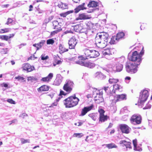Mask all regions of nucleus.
<instances>
[{"mask_svg": "<svg viewBox=\"0 0 152 152\" xmlns=\"http://www.w3.org/2000/svg\"><path fill=\"white\" fill-rule=\"evenodd\" d=\"M45 42V40H42L39 43H37V50H38L39 48H41L42 47L43 45Z\"/></svg>", "mask_w": 152, "mask_h": 152, "instance_id": "38", "label": "nucleus"}, {"mask_svg": "<svg viewBox=\"0 0 152 152\" xmlns=\"http://www.w3.org/2000/svg\"><path fill=\"white\" fill-rule=\"evenodd\" d=\"M125 34L124 32H119L115 36V40L118 41L120 39H121L123 38Z\"/></svg>", "mask_w": 152, "mask_h": 152, "instance_id": "26", "label": "nucleus"}, {"mask_svg": "<svg viewBox=\"0 0 152 152\" xmlns=\"http://www.w3.org/2000/svg\"><path fill=\"white\" fill-rule=\"evenodd\" d=\"M45 54H42L41 56V59L42 60H46L49 58V57L48 56H45Z\"/></svg>", "mask_w": 152, "mask_h": 152, "instance_id": "45", "label": "nucleus"}, {"mask_svg": "<svg viewBox=\"0 0 152 152\" xmlns=\"http://www.w3.org/2000/svg\"><path fill=\"white\" fill-rule=\"evenodd\" d=\"M57 30H55V31H54L52 32L51 33V35L52 36V35H55V34L57 33H58V32H59L61 30V29H56Z\"/></svg>", "mask_w": 152, "mask_h": 152, "instance_id": "47", "label": "nucleus"}, {"mask_svg": "<svg viewBox=\"0 0 152 152\" xmlns=\"http://www.w3.org/2000/svg\"><path fill=\"white\" fill-rule=\"evenodd\" d=\"M94 107L93 104H92L89 106L84 107L82 110L80 115L83 116L85 115L88 112L91 110Z\"/></svg>", "mask_w": 152, "mask_h": 152, "instance_id": "13", "label": "nucleus"}, {"mask_svg": "<svg viewBox=\"0 0 152 152\" xmlns=\"http://www.w3.org/2000/svg\"><path fill=\"white\" fill-rule=\"evenodd\" d=\"M53 76V73H50L46 77L42 78L41 80L44 82L47 83L49 82L52 79Z\"/></svg>", "mask_w": 152, "mask_h": 152, "instance_id": "17", "label": "nucleus"}, {"mask_svg": "<svg viewBox=\"0 0 152 152\" xmlns=\"http://www.w3.org/2000/svg\"><path fill=\"white\" fill-rule=\"evenodd\" d=\"M113 88L115 89L114 91L116 90H119L120 89L122 88V87L118 84H115L113 85Z\"/></svg>", "mask_w": 152, "mask_h": 152, "instance_id": "39", "label": "nucleus"}, {"mask_svg": "<svg viewBox=\"0 0 152 152\" xmlns=\"http://www.w3.org/2000/svg\"><path fill=\"white\" fill-rule=\"evenodd\" d=\"M91 54L92 58H96L99 55V52L95 50H91Z\"/></svg>", "mask_w": 152, "mask_h": 152, "instance_id": "33", "label": "nucleus"}, {"mask_svg": "<svg viewBox=\"0 0 152 152\" xmlns=\"http://www.w3.org/2000/svg\"><path fill=\"white\" fill-rule=\"evenodd\" d=\"M115 102L125 100L126 99V95L122 94H117L115 95L114 97Z\"/></svg>", "mask_w": 152, "mask_h": 152, "instance_id": "12", "label": "nucleus"}, {"mask_svg": "<svg viewBox=\"0 0 152 152\" xmlns=\"http://www.w3.org/2000/svg\"><path fill=\"white\" fill-rule=\"evenodd\" d=\"M133 143L134 145V151H138L137 148V141L136 139L134 140H133Z\"/></svg>", "mask_w": 152, "mask_h": 152, "instance_id": "41", "label": "nucleus"}, {"mask_svg": "<svg viewBox=\"0 0 152 152\" xmlns=\"http://www.w3.org/2000/svg\"><path fill=\"white\" fill-rule=\"evenodd\" d=\"M7 101L9 103L12 104H15V101L11 99H8L7 100Z\"/></svg>", "mask_w": 152, "mask_h": 152, "instance_id": "51", "label": "nucleus"}, {"mask_svg": "<svg viewBox=\"0 0 152 152\" xmlns=\"http://www.w3.org/2000/svg\"><path fill=\"white\" fill-rule=\"evenodd\" d=\"M74 85V83L72 81L68 80L64 84L63 87V89L67 92L69 93L72 90Z\"/></svg>", "mask_w": 152, "mask_h": 152, "instance_id": "6", "label": "nucleus"}, {"mask_svg": "<svg viewBox=\"0 0 152 152\" xmlns=\"http://www.w3.org/2000/svg\"><path fill=\"white\" fill-rule=\"evenodd\" d=\"M22 69L23 70L26 71L28 72H31L34 69V66H31L28 63L23 64Z\"/></svg>", "mask_w": 152, "mask_h": 152, "instance_id": "14", "label": "nucleus"}, {"mask_svg": "<svg viewBox=\"0 0 152 152\" xmlns=\"http://www.w3.org/2000/svg\"><path fill=\"white\" fill-rule=\"evenodd\" d=\"M13 20L12 19L10 18H8L7 19V21L6 23L5 24L7 25H9L10 24L12 23Z\"/></svg>", "mask_w": 152, "mask_h": 152, "instance_id": "48", "label": "nucleus"}, {"mask_svg": "<svg viewBox=\"0 0 152 152\" xmlns=\"http://www.w3.org/2000/svg\"><path fill=\"white\" fill-rule=\"evenodd\" d=\"M1 85H2V86H4L5 88L7 87L8 86V84L7 83H3L1 84Z\"/></svg>", "mask_w": 152, "mask_h": 152, "instance_id": "58", "label": "nucleus"}, {"mask_svg": "<svg viewBox=\"0 0 152 152\" xmlns=\"http://www.w3.org/2000/svg\"><path fill=\"white\" fill-rule=\"evenodd\" d=\"M113 123H110L108 127L107 128V129L111 128L113 126Z\"/></svg>", "mask_w": 152, "mask_h": 152, "instance_id": "59", "label": "nucleus"}, {"mask_svg": "<svg viewBox=\"0 0 152 152\" xmlns=\"http://www.w3.org/2000/svg\"><path fill=\"white\" fill-rule=\"evenodd\" d=\"M144 53V51L143 50V49H142V51L140 52L139 55H140V56H142V55Z\"/></svg>", "mask_w": 152, "mask_h": 152, "instance_id": "61", "label": "nucleus"}, {"mask_svg": "<svg viewBox=\"0 0 152 152\" xmlns=\"http://www.w3.org/2000/svg\"><path fill=\"white\" fill-rule=\"evenodd\" d=\"M106 147L108 149H112L113 148H116L117 147L115 144L113 143H111L106 145Z\"/></svg>", "mask_w": 152, "mask_h": 152, "instance_id": "36", "label": "nucleus"}, {"mask_svg": "<svg viewBox=\"0 0 152 152\" xmlns=\"http://www.w3.org/2000/svg\"><path fill=\"white\" fill-rule=\"evenodd\" d=\"M108 41L106 40H101L96 39V44L97 46L99 48L102 49L105 48L107 45Z\"/></svg>", "mask_w": 152, "mask_h": 152, "instance_id": "7", "label": "nucleus"}, {"mask_svg": "<svg viewBox=\"0 0 152 152\" xmlns=\"http://www.w3.org/2000/svg\"><path fill=\"white\" fill-rule=\"evenodd\" d=\"M120 144H124L126 148H131V142H127L125 140H121L119 142Z\"/></svg>", "mask_w": 152, "mask_h": 152, "instance_id": "27", "label": "nucleus"}, {"mask_svg": "<svg viewBox=\"0 0 152 152\" xmlns=\"http://www.w3.org/2000/svg\"><path fill=\"white\" fill-rule=\"evenodd\" d=\"M121 132L123 133L128 134L130 132V127L126 124H122L119 125Z\"/></svg>", "mask_w": 152, "mask_h": 152, "instance_id": "9", "label": "nucleus"}, {"mask_svg": "<svg viewBox=\"0 0 152 152\" xmlns=\"http://www.w3.org/2000/svg\"><path fill=\"white\" fill-rule=\"evenodd\" d=\"M87 6L89 8H94L99 6L98 3L94 1H91L89 2Z\"/></svg>", "mask_w": 152, "mask_h": 152, "instance_id": "23", "label": "nucleus"}, {"mask_svg": "<svg viewBox=\"0 0 152 152\" xmlns=\"http://www.w3.org/2000/svg\"><path fill=\"white\" fill-rule=\"evenodd\" d=\"M142 118L141 115L138 114H135L132 115L130 119L131 122L132 124H139L141 123Z\"/></svg>", "mask_w": 152, "mask_h": 152, "instance_id": "4", "label": "nucleus"}, {"mask_svg": "<svg viewBox=\"0 0 152 152\" xmlns=\"http://www.w3.org/2000/svg\"><path fill=\"white\" fill-rule=\"evenodd\" d=\"M84 54L85 56L87 58V59L92 58V55H91V50L86 49L84 50Z\"/></svg>", "mask_w": 152, "mask_h": 152, "instance_id": "24", "label": "nucleus"}, {"mask_svg": "<svg viewBox=\"0 0 152 152\" xmlns=\"http://www.w3.org/2000/svg\"><path fill=\"white\" fill-rule=\"evenodd\" d=\"M74 137L80 138L83 136V134L82 133H74L73 134Z\"/></svg>", "mask_w": 152, "mask_h": 152, "instance_id": "46", "label": "nucleus"}, {"mask_svg": "<svg viewBox=\"0 0 152 152\" xmlns=\"http://www.w3.org/2000/svg\"><path fill=\"white\" fill-rule=\"evenodd\" d=\"M151 105H148L147 106H145L143 107V109L144 110L149 109L151 108Z\"/></svg>", "mask_w": 152, "mask_h": 152, "instance_id": "56", "label": "nucleus"}, {"mask_svg": "<svg viewBox=\"0 0 152 152\" xmlns=\"http://www.w3.org/2000/svg\"><path fill=\"white\" fill-rule=\"evenodd\" d=\"M83 29L82 25L80 23L75 26L74 27V30L77 32H81V31Z\"/></svg>", "mask_w": 152, "mask_h": 152, "instance_id": "25", "label": "nucleus"}, {"mask_svg": "<svg viewBox=\"0 0 152 152\" xmlns=\"http://www.w3.org/2000/svg\"><path fill=\"white\" fill-rule=\"evenodd\" d=\"M138 64L130 61H127L125 65V69L126 71L131 74L136 73L138 70Z\"/></svg>", "mask_w": 152, "mask_h": 152, "instance_id": "2", "label": "nucleus"}, {"mask_svg": "<svg viewBox=\"0 0 152 152\" xmlns=\"http://www.w3.org/2000/svg\"><path fill=\"white\" fill-rule=\"evenodd\" d=\"M141 93V94L140 95V102L142 103L147 100L148 96V92L147 90H145Z\"/></svg>", "mask_w": 152, "mask_h": 152, "instance_id": "8", "label": "nucleus"}, {"mask_svg": "<svg viewBox=\"0 0 152 152\" xmlns=\"http://www.w3.org/2000/svg\"><path fill=\"white\" fill-rule=\"evenodd\" d=\"M53 26L54 29H58L60 25L58 21L56 20H54L53 22Z\"/></svg>", "mask_w": 152, "mask_h": 152, "instance_id": "37", "label": "nucleus"}, {"mask_svg": "<svg viewBox=\"0 0 152 152\" xmlns=\"http://www.w3.org/2000/svg\"><path fill=\"white\" fill-rule=\"evenodd\" d=\"M86 24L87 26V28L89 29L92 28L94 26V24L90 21L86 22Z\"/></svg>", "mask_w": 152, "mask_h": 152, "instance_id": "40", "label": "nucleus"}, {"mask_svg": "<svg viewBox=\"0 0 152 152\" xmlns=\"http://www.w3.org/2000/svg\"><path fill=\"white\" fill-rule=\"evenodd\" d=\"M15 35L14 34H10L9 36L6 35H3L0 36V39L2 40L7 41L9 39L12 38Z\"/></svg>", "mask_w": 152, "mask_h": 152, "instance_id": "21", "label": "nucleus"}, {"mask_svg": "<svg viewBox=\"0 0 152 152\" xmlns=\"http://www.w3.org/2000/svg\"><path fill=\"white\" fill-rule=\"evenodd\" d=\"M98 112L99 114V121L101 122H104L109 118V116L107 115H104L105 111L102 109L98 110Z\"/></svg>", "mask_w": 152, "mask_h": 152, "instance_id": "5", "label": "nucleus"}, {"mask_svg": "<svg viewBox=\"0 0 152 152\" xmlns=\"http://www.w3.org/2000/svg\"><path fill=\"white\" fill-rule=\"evenodd\" d=\"M57 6L59 8L62 9H65L68 8V6L67 4L63 3L61 1L58 3Z\"/></svg>", "mask_w": 152, "mask_h": 152, "instance_id": "30", "label": "nucleus"}, {"mask_svg": "<svg viewBox=\"0 0 152 152\" xmlns=\"http://www.w3.org/2000/svg\"><path fill=\"white\" fill-rule=\"evenodd\" d=\"M50 88V87L49 86L45 85H44L42 86L39 88H37V91L39 92H42L47 91H48Z\"/></svg>", "mask_w": 152, "mask_h": 152, "instance_id": "18", "label": "nucleus"}, {"mask_svg": "<svg viewBox=\"0 0 152 152\" xmlns=\"http://www.w3.org/2000/svg\"><path fill=\"white\" fill-rule=\"evenodd\" d=\"M113 50L111 48H108L106 49L104 52V55H112V53H113Z\"/></svg>", "mask_w": 152, "mask_h": 152, "instance_id": "35", "label": "nucleus"}, {"mask_svg": "<svg viewBox=\"0 0 152 152\" xmlns=\"http://www.w3.org/2000/svg\"><path fill=\"white\" fill-rule=\"evenodd\" d=\"M54 42V41L52 39H48L47 41V44L48 45L53 44Z\"/></svg>", "mask_w": 152, "mask_h": 152, "instance_id": "43", "label": "nucleus"}, {"mask_svg": "<svg viewBox=\"0 0 152 152\" xmlns=\"http://www.w3.org/2000/svg\"><path fill=\"white\" fill-rule=\"evenodd\" d=\"M95 101L96 103L98 104L102 102L104 100L102 95L99 94H97L95 98Z\"/></svg>", "mask_w": 152, "mask_h": 152, "instance_id": "20", "label": "nucleus"}, {"mask_svg": "<svg viewBox=\"0 0 152 152\" xmlns=\"http://www.w3.org/2000/svg\"><path fill=\"white\" fill-rule=\"evenodd\" d=\"M60 96L57 99H56V101L57 102H58L59 100L62 98V96Z\"/></svg>", "mask_w": 152, "mask_h": 152, "instance_id": "62", "label": "nucleus"}, {"mask_svg": "<svg viewBox=\"0 0 152 152\" xmlns=\"http://www.w3.org/2000/svg\"><path fill=\"white\" fill-rule=\"evenodd\" d=\"M62 95H63L64 96H65L66 95V94L63 91L61 90L60 91V94L59 95L61 96Z\"/></svg>", "mask_w": 152, "mask_h": 152, "instance_id": "55", "label": "nucleus"}, {"mask_svg": "<svg viewBox=\"0 0 152 152\" xmlns=\"http://www.w3.org/2000/svg\"><path fill=\"white\" fill-rule=\"evenodd\" d=\"M29 7V11H31L32 10V9L33 8V6L32 5H30Z\"/></svg>", "mask_w": 152, "mask_h": 152, "instance_id": "63", "label": "nucleus"}, {"mask_svg": "<svg viewBox=\"0 0 152 152\" xmlns=\"http://www.w3.org/2000/svg\"><path fill=\"white\" fill-rule=\"evenodd\" d=\"M119 79H115L114 78H110L109 80V83L111 84H116L119 81Z\"/></svg>", "mask_w": 152, "mask_h": 152, "instance_id": "34", "label": "nucleus"}, {"mask_svg": "<svg viewBox=\"0 0 152 152\" xmlns=\"http://www.w3.org/2000/svg\"><path fill=\"white\" fill-rule=\"evenodd\" d=\"M83 66L90 68H93L95 66V64L89 61H85Z\"/></svg>", "mask_w": 152, "mask_h": 152, "instance_id": "22", "label": "nucleus"}, {"mask_svg": "<svg viewBox=\"0 0 152 152\" xmlns=\"http://www.w3.org/2000/svg\"><path fill=\"white\" fill-rule=\"evenodd\" d=\"M115 68L116 69L114 70L115 71L118 72H120L122 70L123 65L121 64L117 63L116 64Z\"/></svg>", "mask_w": 152, "mask_h": 152, "instance_id": "31", "label": "nucleus"}, {"mask_svg": "<svg viewBox=\"0 0 152 152\" xmlns=\"http://www.w3.org/2000/svg\"><path fill=\"white\" fill-rule=\"evenodd\" d=\"M20 141L21 143L22 144H24L26 143H29L30 140H29L26 139L25 140L24 138H21L20 139Z\"/></svg>", "mask_w": 152, "mask_h": 152, "instance_id": "42", "label": "nucleus"}, {"mask_svg": "<svg viewBox=\"0 0 152 152\" xmlns=\"http://www.w3.org/2000/svg\"><path fill=\"white\" fill-rule=\"evenodd\" d=\"M57 102H57L56 101V102H55L54 103H53L52 105L50 106V107H53L54 106H56L58 103H57Z\"/></svg>", "mask_w": 152, "mask_h": 152, "instance_id": "57", "label": "nucleus"}, {"mask_svg": "<svg viewBox=\"0 0 152 152\" xmlns=\"http://www.w3.org/2000/svg\"><path fill=\"white\" fill-rule=\"evenodd\" d=\"M85 3H83L82 4L79 5L75 9V12L77 13L81 10H83L86 9V8L84 7Z\"/></svg>", "mask_w": 152, "mask_h": 152, "instance_id": "19", "label": "nucleus"}, {"mask_svg": "<svg viewBox=\"0 0 152 152\" xmlns=\"http://www.w3.org/2000/svg\"><path fill=\"white\" fill-rule=\"evenodd\" d=\"M1 33L8 32L9 31V28H5V29H1Z\"/></svg>", "mask_w": 152, "mask_h": 152, "instance_id": "49", "label": "nucleus"}, {"mask_svg": "<svg viewBox=\"0 0 152 152\" xmlns=\"http://www.w3.org/2000/svg\"><path fill=\"white\" fill-rule=\"evenodd\" d=\"M98 37L99 38L97 39L108 41L109 35L107 33L104 32H101L99 35Z\"/></svg>", "mask_w": 152, "mask_h": 152, "instance_id": "11", "label": "nucleus"}, {"mask_svg": "<svg viewBox=\"0 0 152 152\" xmlns=\"http://www.w3.org/2000/svg\"><path fill=\"white\" fill-rule=\"evenodd\" d=\"M68 33L73 34V32L71 30L68 31L67 30L64 32V34H65Z\"/></svg>", "mask_w": 152, "mask_h": 152, "instance_id": "54", "label": "nucleus"}, {"mask_svg": "<svg viewBox=\"0 0 152 152\" xmlns=\"http://www.w3.org/2000/svg\"><path fill=\"white\" fill-rule=\"evenodd\" d=\"M103 88L107 94H112V92H113V89L111 87L105 86Z\"/></svg>", "mask_w": 152, "mask_h": 152, "instance_id": "29", "label": "nucleus"}, {"mask_svg": "<svg viewBox=\"0 0 152 152\" xmlns=\"http://www.w3.org/2000/svg\"><path fill=\"white\" fill-rule=\"evenodd\" d=\"M79 101V99L75 95L65 99L64 101V104L66 108H70L76 106Z\"/></svg>", "mask_w": 152, "mask_h": 152, "instance_id": "1", "label": "nucleus"}, {"mask_svg": "<svg viewBox=\"0 0 152 152\" xmlns=\"http://www.w3.org/2000/svg\"><path fill=\"white\" fill-rule=\"evenodd\" d=\"M87 97L88 99L91 98H92L91 95L90 94H88L87 95Z\"/></svg>", "mask_w": 152, "mask_h": 152, "instance_id": "64", "label": "nucleus"}, {"mask_svg": "<svg viewBox=\"0 0 152 152\" xmlns=\"http://www.w3.org/2000/svg\"><path fill=\"white\" fill-rule=\"evenodd\" d=\"M59 52L61 53H63L68 50V48H66L64 45L61 44L59 45Z\"/></svg>", "mask_w": 152, "mask_h": 152, "instance_id": "28", "label": "nucleus"}, {"mask_svg": "<svg viewBox=\"0 0 152 152\" xmlns=\"http://www.w3.org/2000/svg\"><path fill=\"white\" fill-rule=\"evenodd\" d=\"M74 11L73 10H69L65 12H63L60 14V16L62 17H66L68 15L73 13Z\"/></svg>", "mask_w": 152, "mask_h": 152, "instance_id": "32", "label": "nucleus"}, {"mask_svg": "<svg viewBox=\"0 0 152 152\" xmlns=\"http://www.w3.org/2000/svg\"><path fill=\"white\" fill-rule=\"evenodd\" d=\"M77 43L75 37H72L69 41V48L70 49H74Z\"/></svg>", "mask_w": 152, "mask_h": 152, "instance_id": "10", "label": "nucleus"}, {"mask_svg": "<svg viewBox=\"0 0 152 152\" xmlns=\"http://www.w3.org/2000/svg\"><path fill=\"white\" fill-rule=\"evenodd\" d=\"M15 79H17L18 80H23L24 79V78L23 77L20 76L15 77Z\"/></svg>", "mask_w": 152, "mask_h": 152, "instance_id": "50", "label": "nucleus"}, {"mask_svg": "<svg viewBox=\"0 0 152 152\" xmlns=\"http://www.w3.org/2000/svg\"><path fill=\"white\" fill-rule=\"evenodd\" d=\"M115 37L113 36L111 38V40L110 42L109 43L110 44H115Z\"/></svg>", "mask_w": 152, "mask_h": 152, "instance_id": "44", "label": "nucleus"}, {"mask_svg": "<svg viewBox=\"0 0 152 152\" xmlns=\"http://www.w3.org/2000/svg\"><path fill=\"white\" fill-rule=\"evenodd\" d=\"M91 118L94 121H95L97 119L96 116L94 114H92L91 115Z\"/></svg>", "mask_w": 152, "mask_h": 152, "instance_id": "52", "label": "nucleus"}, {"mask_svg": "<svg viewBox=\"0 0 152 152\" xmlns=\"http://www.w3.org/2000/svg\"><path fill=\"white\" fill-rule=\"evenodd\" d=\"M129 60L139 64H140L142 61L141 56L138 54L136 51L133 52L132 55L129 56Z\"/></svg>", "mask_w": 152, "mask_h": 152, "instance_id": "3", "label": "nucleus"}, {"mask_svg": "<svg viewBox=\"0 0 152 152\" xmlns=\"http://www.w3.org/2000/svg\"><path fill=\"white\" fill-rule=\"evenodd\" d=\"M91 18V17L86 15V13H83L79 14L78 17L75 19V20L77 21L79 20H87L90 19Z\"/></svg>", "mask_w": 152, "mask_h": 152, "instance_id": "15", "label": "nucleus"}, {"mask_svg": "<svg viewBox=\"0 0 152 152\" xmlns=\"http://www.w3.org/2000/svg\"><path fill=\"white\" fill-rule=\"evenodd\" d=\"M78 60L75 61L76 64H79L81 66H83L84 63V61L86 60H87L86 57H84L83 55H80L78 56Z\"/></svg>", "mask_w": 152, "mask_h": 152, "instance_id": "16", "label": "nucleus"}, {"mask_svg": "<svg viewBox=\"0 0 152 152\" xmlns=\"http://www.w3.org/2000/svg\"><path fill=\"white\" fill-rule=\"evenodd\" d=\"M26 45V43H22V44H20L19 46V48H22L23 46H25Z\"/></svg>", "mask_w": 152, "mask_h": 152, "instance_id": "60", "label": "nucleus"}, {"mask_svg": "<svg viewBox=\"0 0 152 152\" xmlns=\"http://www.w3.org/2000/svg\"><path fill=\"white\" fill-rule=\"evenodd\" d=\"M61 61L60 60H56L55 61V63L56 64H54L53 65L54 66H55L57 64H60L61 63Z\"/></svg>", "mask_w": 152, "mask_h": 152, "instance_id": "53", "label": "nucleus"}]
</instances>
